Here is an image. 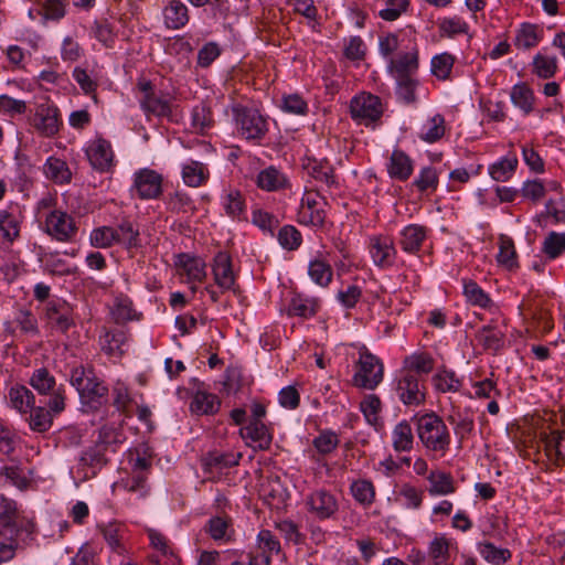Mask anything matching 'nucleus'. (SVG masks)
I'll use <instances>...</instances> for the list:
<instances>
[{"label":"nucleus","mask_w":565,"mask_h":565,"mask_svg":"<svg viewBox=\"0 0 565 565\" xmlns=\"http://www.w3.org/2000/svg\"><path fill=\"white\" fill-rule=\"evenodd\" d=\"M33 523L20 518L17 503L2 500L0 511V565L12 561L20 548L22 532L33 533Z\"/></svg>","instance_id":"obj_1"},{"label":"nucleus","mask_w":565,"mask_h":565,"mask_svg":"<svg viewBox=\"0 0 565 565\" xmlns=\"http://www.w3.org/2000/svg\"><path fill=\"white\" fill-rule=\"evenodd\" d=\"M417 435L423 445L430 451L444 456L449 449L450 434L441 419L435 413L415 417Z\"/></svg>","instance_id":"obj_2"},{"label":"nucleus","mask_w":565,"mask_h":565,"mask_svg":"<svg viewBox=\"0 0 565 565\" xmlns=\"http://www.w3.org/2000/svg\"><path fill=\"white\" fill-rule=\"evenodd\" d=\"M383 375L384 366L381 360L367 351L360 352L353 384L356 387L372 391L383 381Z\"/></svg>","instance_id":"obj_3"},{"label":"nucleus","mask_w":565,"mask_h":565,"mask_svg":"<svg viewBox=\"0 0 565 565\" xmlns=\"http://www.w3.org/2000/svg\"><path fill=\"white\" fill-rule=\"evenodd\" d=\"M44 226L45 232L58 242H71L77 233L74 218L61 210L51 211L45 216Z\"/></svg>","instance_id":"obj_4"},{"label":"nucleus","mask_w":565,"mask_h":565,"mask_svg":"<svg viewBox=\"0 0 565 565\" xmlns=\"http://www.w3.org/2000/svg\"><path fill=\"white\" fill-rule=\"evenodd\" d=\"M324 205L326 202L318 192L307 191L298 210V222L305 225L322 226L326 220Z\"/></svg>","instance_id":"obj_5"},{"label":"nucleus","mask_w":565,"mask_h":565,"mask_svg":"<svg viewBox=\"0 0 565 565\" xmlns=\"http://www.w3.org/2000/svg\"><path fill=\"white\" fill-rule=\"evenodd\" d=\"M352 118L364 125L379 120L383 114L381 99L372 94L355 96L350 104Z\"/></svg>","instance_id":"obj_6"},{"label":"nucleus","mask_w":565,"mask_h":565,"mask_svg":"<svg viewBox=\"0 0 565 565\" xmlns=\"http://www.w3.org/2000/svg\"><path fill=\"white\" fill-rule=\"evenodd\" d=\"M139 88L142 93L140 106L147 115L156 117L171 116V98L168 95L156 93L150 82L139 83Z\"/></svg>","instance_id":"obj_7"},{"label":"nucleus","mask_w":565,"mask_h":565,"mask_svg":"<svg viewBox=\"0 0 565 565\" xmlns=\"http://www.w3.org/2000/svg\"><path fill=\"white\" fill-rule=\"evenodd\" d=\"M162 175L148 168L140 169L134 174L132 189L141 200L157 199L162 193Z\"/></svg>","instance_id":"obj_8"},{"label":"nucleus","mask_w":565,"mask_h":565,"mask_svg":"<svg viewBox=\"0 0 565 565\" xmlns=\"http://www.w3.org/2000/svg\"><path fill=\"white\" fill-rule=\"evenodd\" d=\"M305 504L308 511L319 520L332 518L339 509L335 495L326 489H318L309 493Z\"/></svg>","instance_id":"obj_9"},{"label":"nucleus","mask_w":565,"mask_h":565,"mask_svg":"<svg viewBox=\"0 0 565 565\" xmlns=\"http://www.w3.org/2000/svg\"><path fill=\"white\" fill-rule=\"evenodd\" d=\"M396 394L405 405H419L425 401L424 385L417 374L406 372L396 382Z\"/></svg>","instance_id":"obj_10"},{"label":"nucleus","mask_w":565,"mask_h":565,"mask_svg":"<svg viewBox=\"0 0 565 565\" xmlns=\"http://www.w3.org/2000/svg\"><path fill=\"white\" fill-rule=\"evenodd\" d=\"M235 114L241 134L246 139H259L267 131L266 121L257 110L242 107L236 108Z\"/></svg>","instance_id":"obj_11"},{"label":"nucleus","mask_w":565,"mask_h":565,"mask_svg":"<svg viewBox=\"0 0 565 565\" xmlns=\"http://www.w3.org/2000/svg\"><path fill=\"white\" fill-rule=\"evenodd\" d=\"M60 111L50 104H41L34 114L33 126L45 137H53L60 130Z\"/></svg>","instance_id":"obj_12"},{"label":"nucleus","mask_w":565,"mask_h":565,"mask_svg":"<svg viewBox=\"0 0 565 565\" xmlns=\"http://www.w3.org/2000/svg\"><path fill=\"white\" fill-rule=\"evenodd\" d=\"M370 253L374 264L379 267H390L394 264L396 249L388 236H374L370 241Z\"/></svg>","instance_id":"obj_13"},{"label":"nucleus","mask_w":565,"mask_h":565,"mask_svg":"<svg viewBox=\"0 0 565 565\" xmlns=\"http://www.w3.org/2000/svg\"><path fill=\"white\" fill-rule=\"evenodd\" d=\"M44 311L49 323L61 332L67 331L73 324L72 310L65 301L50 300Z\"/></svg>","instance_id":"obj_14"},{"label":"nucleus","mask_w":565,"mask_h":565,"mask_svg":"<svg viewBox=\"0 0 565 565\" xmlns=\"http://www.w3.org/2000/svg\"><path fill=\"white\" fill-rule=\"evenodd\" d=\"M87 157L94 169L107 171L113 166L114 152L109 141L98 138L87 149Z\"/></svg>","instance_id":"obj_15"},{"label":"nucleus","mask_w":565,"mask_h":565,"mask_svg":"<svg viewBox=\"0 0 565 565\" xmlns=\"http://www.w3.org/2000/svg\"><path fill=\"white\" fill-rule=\"evenodd\" d=\"M77 392L82 403L92 409L99 408L108 399V388L96 375Z\"/></svg>","instance_id":"obj_16"},{"label":"nucleus","mask_w":565,"mask_h":565,"mask_svg":"<svg viewBox=\"0 0 565 565\" xmlns=\"http://www.w3.org/2000/svg\"><path fill=\"white\" fill-rule=\"evenodd\" d=\"M428 228L419 224L405 226L399 234V246L408 254H417L427 238Z\"/></svg>","instance_id":"obj_17"},{"label":"nucleus","mask_w":565,"mask_h":565,"mask_svg":"<svg viewBox=\"0 0 565 565\" xmlns=\"http://www.w3.org/2000/svg\"><path fill=\"white\" fill-rule=\"evenodd\" d=\"M213 276L215 284L222 291L231 290L233 288L235 277L228 254L220 252L214 257Z\"/></svg>","instance_id":"obj_18"},{"label":"nucleus","mask_w":565,"mask_h":565,"mask_svg":"<svg viewBox=\"0 0 565 565\" xmlns=\"http://www.w3.org/2000/svg\"><path fill=\"white\" fill-rule=\"evenodd\" d=\"M390 72L395 77L412 76L418 68V53L415 49L399 52L396 57H391Z\"/></svg>","instance_id":"obj_19"},{"label":"nucleus","mask_w":565,"mask_h":565,"mask_svg":"<svg viewBox=\"0 0 565 565\" xmlns=\"http://www.w3.org/2000/svg\"><path fill=\"white\" fill-rule=\"evenodd\" d=\"M163 23L170 30H179L189 22L188 7L181 0H169L162 10Z\"/></svg>","instance_id":"obj_20"},{"label":"nucleus","mask_w":565,"mask_h":565,"mask_svg":"<svg viewBox=\"0 0 565 565\" xmlns=\"http://www.w3.org/2000/svg\"><path fill=\"white\" fill-rule=\"evenodd\" d=\"M239 434L243 439L253 443L262 450L269 448L271 444V435L262 420H250L247 426L241 428Z\"/></svg>","instance_id":"obj_21"},{"label":"nucleus","mask_w":565,"mask_h":565,"mask_svg":"<svg viewBox=\"0 0 565 565\" xmlns=\"http://www.w3.org/2000/svg\"><path fill=\"white\" fill-rule=\"evenodd\" d=\"M541 439L548 459L559 466L565 460V433L558 430L550 434L542 433Z\"/></svg>","instance_id":"obj_22"},{"label":"nucleus","mask_w":565,"mask_h":565,"mask_svg":"<svg viewBox=\"0 0 565 565\" xmlns=\"http://www.w3.org/2000/svg\"><path fill=\"white\" fill-rule=\"evenodd\" d=\"M543 36V29L531 23H523L518 29L514 45L519 50H530L535 47Z\"/></svg>","instance_id":"obj_23"},{"label":"nucleus","mask_w":565,"mask_h":565,"mask_svg":"<svg viewBox=\"0 0 565 565\" xmlns=\"http://www.w3.org/2000/svg\"><path fill=\"white\" fill-rule=\"evenodd\" d=\"M43 172L46 179L51 180L56 184H66L72 180V172L67 163L56 157L47 158L43 166Z\"/></svg>","instance_id":"obj_24"},{"label":"nucleus","mask_w":565,"mask_h":565,"mask_svg":"<svg viewBox=\"0 0 565 565\" xmlns=\"http://www.w3.org/2000/svg\"><path fill=\"white\" fill-rule=\"evenodd\" d=\"M221 401L215 394L198 391L190 404V411L195 415H213L218 412Z\"/></svg>","instance_id":"obj_25"},{"label":"nucleus","mask_w":565,"mask_h":565,"mask_svg":"<svg viewBox=\"0 0 565 565\" xmlns=\"http://www.w3.org/2000/svg\"><path fill=\"white\" fill-rule=\"evenodd\" d=\"M318 308L319 301L317 299L296 294L289 301L287 312L289 316L309 319L317 313Z\"/></svg>","instance_id":"obj_26"},{"label":"nucleus","mask_w":565,"mask_h":565,"mask_svg":"<svg viewBox=\"0 0 565 565\" xmlns=\"http://www.w3.org/2000/svg\"><path fill=\"white\" fill-rule=\"evenodd\" d=\"M388 173L392 178L401 181L407 180L413 173L411 158L401 150H394L390 160Z\"/></svg>","instance_id":"obj_27"},{"label":"nucleus","mask_w":565,"mask_h":565,"mask_svg":"<svg viewBox=\"0 0 565 565\" xmlns=\"http://www.w3.org/2000/svg\"><path fill=\"white\" fill-rule=\"evenodd\" d=\"M209 175L207 167L200 161L191 160L182 168V179L189 186H201L207 181Z\"/></svg>","instance_id":"obj_28"},{"label":"nucleus","mask_w":565,"mask_h":565,"mask_svg":"<svg viewBox=\"0 0 565 565\" xmlns=\"http://www.w3.org/2000/svg\"><path fill=\"white\" fill-rule=\"evenodd\" d=\"M392 443L395 451H411L414 444L412 426L408 422L402 420L392 431Z\"/></svg>","instance_id":"obj_29"},{"label":"nucleus","mask_w":565,"mask_h":565,"mask_svg":"<svg viewBox=\"0 0 565 565\" xmlns=\"http://www.w3.org/2000/svg\"><path fill=\"white\" fill-rule=\"evenodd\" d=\"M102 533L113 552L124 555L127 550L124 544L126 529L118 523H109L102 527Z\"/></svg>","instance_id":"obj_30"},{"label":"nucleus","mask_w":565,"mask_h":565,"mask_svg":"<svg viewBox=\"0 0 565 565\" xmlns=\"http://www.w3.org/2000/svg\"><path fill=\"white\" fill-rule=\"evenodd\" d=\"M9 401L11 406L20 414H28L34 406L33 393L23 385H17L10 388Z\"/></svg>","instance_id":"obj_31"},{"label":"nucleus","mask_w":565,"mask_h":565,"mask_svg":"<svg viewBox=\"0 0 565 565\" xmlns=\"http://www.w3.org/2000/svg\"><path fill=\"white\" fill-rule=\"evenodd\" d=\"M116 244L127 248H135L140 245L139 230L130 221H122L117 227H113Z\"/></svg>","instance_id":"obj_32"},{"label":"nucleus","mask_w":565,"mask_h":565,"mask_svg":"<svg viewBox=\"0 0 565 565\" xmlns=\"http://www.w3.org/2000/svg\"><path fill=\"white\" fill-rule=\"evenodd\" d=\"M558 70V61L556 56H550L543 53H537L533 57L532 72L537 77L543 79L552 78Z\"/></svg>","instance_id":"obj_33"},{"label":"nucleus","mask_w":565,"mask_h":565,"mask_svg":"<svg viewBox=\"0 0 565 565\" xmlns=\"http://www.w3.org/2000/svg\"><path fill=\"white\" fill-rule=\"evenodd\" d=\"M445 130L444 117L436 114L422 126L419 138L426 142L433 143L444 137Z\"/></svg>","instance_id":"obj_34"},{"label":"nucleus","mask_w":565,"mask_h":565,"mask_svg":"<svg viewBox=\"0 0 565 565\" xmlns=\"http://www.w3.org/2000/svg\"><path fill=\"white\" fill-rule=\"evenodd\" d=\"M429 493L446 495L455 491L454 480L450 473L444 471H431L428 476Z\"/></svg>","instance_id":"obj_35"},{"label":"nucleus","mask_w":565,"mask_h":565,"mask_svg":"<svg viewBox=\"0 0 565 565\" xmlns=\"http://www.w3.org/2000/svg\"><path fill=\"white\" fill-rule=\"evenodd\" d=\"M516 167V157H504L489 167V174L498 182H505L512 177Z\"/></svg>","instance_id":"obj_36"},{"label":"nucleus","mask_w":565,"mask_h":565,"mask_svg":"<svg viewBox=\"0 0 565 565\" xmlns=\"http://www.w3.org/2000/svg\"><path fill=\"white\" fill-rule=\"evenodd\" d=\"M526 316H530L536 327L542 332H548L553 328V322L548 310H546L540 302H532L523 308Z\"/></svg>","instance_id":"obj_37"},{"label":"nucleus","mask_w":565,"mask_h":565,"mask_svg":"<svg viewBox=\"0 0 565 565\" xmlns=\"http://www.w3.org/2000/svg\"><path fill=\"white\" fill-rule=\"evenodd\" d=\"M100 339L103 350L109 355H121L124 353L122 347L128 340L122 330L107 331Z\"/></svg>","instance_id":"obj_38"},{"label":"nucleus","mask_w":565,"mask_h":565,"mask_svg":"<svg viewBox=\"0 0 565 565\" xmlns=\"http://www.w3.org/2000/svg\"><path fill=\"white\" fill-rule=\"evenodd\" d=\"M478 552L490 564L501 565L511 558V552L508 548L497 547L490 542L478 544Z\"/></svg>","instance_id":"obj_39"},{"label":"nucleus","mask_w":565,"mask_h":565,"mask_svg":"<svg viewBox=\"0 0 565 565\" xmlns=\"http://www.w3.org/2000/svg\"><path fill=\"white\" fill-rule=\"evenodd\" d=\"M286 183V178L274 167H269L259 172L257 184L266 191H276L281 189Z\"/></svg>","instance_id":"obj_40"},{"label":"nucleus","mask_w":565,"mask_h":565,"mask_svg":"<svg viewBox=\"0 0 565 565\" xmlns=\"http://www.w3.org/2000/svg\"><path fill=\"white\" fill-rule=\"evenodd\" d=\"M308 274L317 285L327 287L332 280L333 271L327 262L315 259L309 263Z\"/></svg>","instance_id":"obj_41"},{"label":"nucleus","mask_w":565,"mask_h":565,"mask_svg":"<svg viewBox=\"0 0 565 565\" xmlns=\"http://www.w3.org/2000/svg\"><path fill=\"white\" fill-rule=\"evenodd\" d=\"M433 383L436 390L443 393L458 392L461 387V381L455 372L448 370H439L433 376Z\"/></svg>","instance_id":"obj_42"},{"label":"nucleus","mask_w":565,"mask_h":565,"mask_svg":"<svg viewBox=\"0 0 565 565\" xmlns=\"http://www.w3.org/2000/svg\"><path fill=\"white\" fill-rule=\"evenodd\" d=\"M55 384L54 376L45 367L36 369L30 379V385L43 395L53 392Z\"/></svg>","instance_id":"obj_43"},{"label":"nucleus","mask_w":565,"mask_h":565,"mask_svg":"<svg viewBox=\"0 0 565 565\" xmlns=\"http://www.w3.org/2000/svg\"><path fill=\"white\" fill-rule=\"evenodd\" d=\"M111 316L117 323H124L134 320L136 311L132 301L125 296L117 297L111 308Z\"/></svg>","instance_id":"obj_44"},{"label":"nucleus","mask_w":565,"mask_h":565,"mask_svg":"<svg viewBox=\"0 0 565 565\" xmlns=\"http://www.w3.org/2000/svg\"><path fill=\"white\" fill-rule=\"evenodd\" d=\"M179 265L188 276L189 280L202 281L205 276V265L201 259L192 258L188 255H181Z\"/></svg>","instance_id":"obj_45"},{"label":"nucleus","mask_w":565,"mask_h":565,"mask_svg":"<svg viewBox=\"0 0 565 565\" xmlns=\"http://www.w3.org/2000/svg\"><path fill=\"white\" fill-rule=\"evenodd\" d=\"M29 425L34 431L44 433L52 426V415L43 406L32 407L30 411Z\"/></svg>","instance_id":"obj_46"},{"label":"nucleus","mask_w":565,"mask_h":565,"mask_svg":"<svg viewBox=\"0 0 565 565\" xmlns=\"http://www.w3.org/2000/svg\"><path fill=\"white\" fill-rule=\"evenodd\" d=\"M511 99L513 104L525 114L532 111L534 96L532 89L525 84H518L512 88Z\"/></svg>","instance_id":"obj_47"},{"label":"nucleus","mask_w":565,"mask_h":565,"mask_svg":"<svg viewBox=\"0 0 565 565\" xmlns=\"http://www.w3.org/2000/svg\"><path fill=\"white\" fill-rule=\"evenodd\" d=\"M463 295L471 305L480 308H487L491 302L489 296L473 280L463 281Z\"/></svg>","instance_id":"obj_48"},{"label":"nucleus","mask_w":565,"mask_h":565,"mask_svg":"<svg viewBox=\"0 0 565 565\" xmlns=\"http://www.w3.org/2000/svg\"><path fill=\"white\" fill-rule=\"evenodd\" d=\"M306 169L310 177L326 183L328 186L335 183L333 168L328 162L312 161L308 163Z\"/></svg>","instance_id":"obj_49"},{"label":"nucleus","mask_w":565,"mask_h":565,"mask_svg":"<svg viewBox=\"0 0 565 565\" xmlns=\"http://www.w3.org/2000/svg\"><path fill=\"white\" fill-rule=\"evenodd\" d=\"M497 259L499 264L503 265L508 269H512L516 266V253L514 243L510 237L501 235Z\"/></svg>","instance_id":"obj_50"},{"label":"nucleus","mask_w":565,"mask_h":565,"mask_svg":"<svg viewBox=\"0 0 565 565\" xmlns=\"http://www.w3.org/2000/svg\"><path fill=\"white\" fill-rule=\"evenodd\" d=\"M477 338L489 350L497 351L503 345V333L490 326L482 327L478 331Z\"/></svg>","instance_id":"obj_51"},{"label":"nucleus","mask_w":565,"mask_h":565,"mask_svg":"<svg viewBox=\"0 0 565 565\" xmlns=\"http://www.w3.org/2000/svg\"><path fill=\"white\" fill-rule=\"evenodd\" d=\"M447 420L454 426L455 434L459 436L460 439L469 435L475 426L472 417L460 412L449 415Z\"/></svg>","instance_id":"obj_52"},{"label":"nucleus","mask_w":565,"mask_h":565,"mask_svg":"<svg viewBox=\"0 0 565 565\" xmlns=\"http://www.w3.org/2000/svg\"><path fill=\"white\" fill-rule=\"evenodd\" d=\"M543 252L552 259L565 252V233L551 232L544 239Z\"/></svg>","instance_id":"obj_53"},{"label":"nucleus","mask_w":565,"mask_h":565,"mask_svg":"<svg viewBox=\"0 0 565 565\" xmlns=\"http://www.w3.org/2000/svg\"><path fill=\"white\" fill-rule=\"evenodd\" d=\"M455 58L448 53L436 55L431 60V72L439 79H447L454 66Z\"/></svg>","instance_id":"obj_54"},{"label":"nucleus","mask_w":565,"mask_h":565,"mask_svg":"<svg viewBox=\"0 0 565 565\" xmlns=\"http://www.w3.org/2000/svg\"><path fill=\"white\" fill-rule=\"evenodd\" d=\"M404 362L411 371L416 373L428 374L434 367V360L427 353L412 354Z\"/></svg>","instance_id":"obj_55"},{"label":"nucleus","mask_w":565,"mask_h":565,"mask_svg":"<svg viewBox=\"0 0 565 565\" xmlns=\"http://www.w3.org/2000/svg\"><path fill=\"white\" fill-rule=\"evenodd\" d=\"M420 192L436 190L438 186V174L435 168L425 167L419 171L413 183Z\"/></svg>","instance_id":"obj_56"},{"label":"nucleus","mask_w":565,"mask_h":565,"mask_svg":"<svg viewBox=\"0 0 565 565\" xmlns=\"http://www.w3.org/2000/svg\"><path fill=\"white\" fill-rule=\"evenodd\" d=\"M278 241L284 248L294 250L301 244V234L296 227L285 225L278 232Z\"/></svg>","instance_id":"obj_57"},{"label":"nucleus","mask_w":565,"mask_h":565,"mask_svg":"<svg viewBox=\"0 0 565 565\" xmlns=\"http://www.w3.org/2000/svg\"><path fill=\"white\" fill-rule=\"evenodd\" d=\"M242 458L241 454H210L205 459V466L213 468H228L238 465L239 459Z\"/></svg>","instance_id":"obj_58"},{"label":"nucleus","mask_w":565,"mask_h":565,"mask_svg":"<svg viewBox=\"0 0 565 565\" xmlns=\"http://www.w3.org/2000/svg\"><path fill=\"white\" fill-rule=\"evenodd\" d=\"M339 443V437L333 431H323L313 439V446L321 455L332 452L338 447Z\"/></svg>","instance_id":"obj_59"},{"label":"nucleus","mask_w":565,"mask_h":565,"mask_svg":"<svg viewBox=\"0 0 565 565\" xmlns=\"http://www.w3.org/2000/svg\"><path fill=\"white\" fill-rule=\"evenodd\" d=\"M19 223L14 216L0 212V234L8 242H13L19 236Z\"/></svg>","instance_id":"obj_60"},{"label":"nucleus","mask_w":565,"mask_h":565,"mask_svg":"<svg viewBox=\"0 0 565 565\" xmlns=\"http://www.w3.org/2000/svg\"><path fill=\"white\" fill-rule=\"evenodd\" d=\"M90 243L98 248H107L116 244L113 227L103 226L94 230L90 234Z\"/></svg>","instance_id":"obj_61"},{"label":"nucleus","mask_w":565,"mask_h":565,"mask_svg":"<svg viewBox=\"0 0 565 565\" xmlns=\"http://www.w3.org/2000/svg\"><path fill=\"white\" fill-rule=\"evenodd\" d=\"M226 214L231 217H239L245 210L244 201L241 192L230 191L224 201Z\"/></svg>","instance_id":"obj_62"},{"label":"nucleus","mask_w":565,"mask_h":565,"mask_svg":"<svg viewBox=\"0 0 565 565\" xmlns=\"http://www.w3.org/2000/svg\"><path fill=\"white\" fill-rule=\"evenodd\" d=\"M212 125V116L210 109L205 105H198L192 110V127L196 131L203 132Z\"/></svg>","instance_id":"obj_63"},{"label":"nucleus","mask_w":565,"mask_h":565,"mask_svg":"<svg viewBox=\"0 0 565 565\" xmlns=\"http://www.w3.org/2000/svg\"><path fill=\"white\" fill-rule=\"evenodd\" d=\"M352 494L359 502L370 504L374 499V488L370 481L359 480L352 487Z\"/></svg>","instance_id":"obj_64"}]
</instances>
